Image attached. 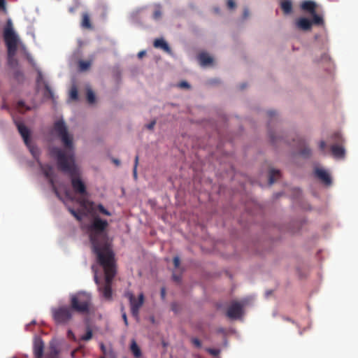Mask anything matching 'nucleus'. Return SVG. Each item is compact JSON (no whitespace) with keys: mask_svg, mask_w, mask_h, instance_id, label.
I'll list each match as a JSON object with an SVG mask.
<instances>
[{"mask_svg":"<svg viewBox=\"0 0 358 358\" xmlns=\"http://www.w3.org/2000/svg\"><path fill=\"white\" fill-rule=\"evenodd\" d=\"M173 265L176 268H178L180 264V260L178 257H175L173 259Z\"/></svg>","mask_w":358,"mask_h":358,"instance_id":"36","label":"nucleus"},{"mask_svg":"<svg viewBox=\"0 0 358 358\" xmlns=\"http://www.w3.org/2000/svg\"><path fill=\"white\" fill-rule=\"evenodd\" d=\"M69 212L71 213V214L78 220V221H81L83 220V215L82 214L78 212V211H76L73 208H69Z\"/></svg>","mask_w":358,"mask_h":358,"instance_id":"30","label":"nucleus"},{"mask_svg":"<svg viewBox=\"0 0 358 358\" xmlns=\"http://www.w3.org/2000/svg\"><path fill=\"white\" fill-rule=\"evenodd\" d=\"M300 8L303 11L310 14L312 17H314V15H321L317 13V3L312 0L303 1L300 4Z\"/></svg>","mask_w":358,"mask_h":358,"instance_id":"15","label":"nucleus"},{"mask_svg":"<svg viewBox=\"0 0 358 358\" xmlns=\"http://www.w3.org/2000/svg\"><path fill=\"white\" fill-rule=\"evenodd\" d=\"M153 45L156 48H159L166 52V53L171 55L172 50L169 47V44L163 38H157L154 41Z\"/></svg>","mask_w":358,"mask_h":358,"instance_id":"17","label":"nucleus"},{"mask_svg":"<svg viewBox=\"0 0 358 358\" xmlns=\"http://www.w3.org/2000/svg\"><path fill=\"white\" fill-rule=\"evenodd\" d=\"M92 216V218L87 229L90 234L92 252L96 255V259L115 257V253L106 231L108 226V222L101 219L99 216L94 213Z\"/></svg>","mask_w":358,"mask_h":358,"instance_id":"1","label":"nucleus"},{"mask_svg":"<svg viewBox=\"0 0 358 358\" xmlns=\"http://www.w3.org/2000/svg\"><path fill=\"white\" fill-rule=\"evenodd\" d=\"M280 177V172L279 170L271 169L269 171L268 182L269 185L274 183L278 178Z\"/></svg>","mask_w":358,"mask_h":358,"instance_id":"22","label":"nucleus"},{"mask_svg":"<svg viewBox=\"0 0 358 358\" xmlns=\"http://www.w3.org/2000/svg\"><path fill=\"white\" fill-rule=\"evenodd\" d=\"M24 106H25V103H24V102L23 101H19L17 102V107H18L20 109H21V108H24Z\"/></svg>","mask_w":358,"mask_h":358,"instance_id":"45","label":"nucleus"},{"mask_svg":"<svg viewBox=\"0 0 358 358\" xmlns=\"http://www.w3.org/2000/svg\"><path fill=\"white\" fill-rule=\"evenodd\" d=\"M178 86L181 88H190L189 84L186 81H182L178 84Z\"/></svg>","mask_w":358,"mask_h":358,"instance_id":"37","label":"nucleus"},{"mask_svg":"<svg viewBox=\"0 0 358 358\" xmlns=\"http://www.w3.org/2000/svg\"><path fill=\"white\" fill-rule=\"evenodd\" d=\"M208 352L211 354V355H213L215 356L217 355L218 353H219V350H214V349H209L208 350Z\"/></svg>","mask_w":358,"mask_h":358,"instance_id":"44","label":"nucleus"},{"mask_svg":"<svg viewBox=\"0 0 358 358\" xmlns=\"http://www.w3.org/2000/svg\"><path fill=\"white\" fill-rule=\"evenodd\" d=\"M145 55V51H141V52H138V57L141 58Z\"/></svg>","mask_w":358,"mask_h":358,"instance_id":"51","label":"nucleus"},{"mask_svg":"<svg viewBox=\"0 0 358 358\" xmlns=\"http://www.w3.org/2000/svg\"><path fill=\"white\" fill-rule=\"evenodd\" d=\"M92 65V61L80 60L78 62V67L80 71H87Z\"/></svg>","mask_w":358,"mask_h":358,"instance_id":"26","label":"nucleus"},{"mask_svg":"<svg viewBox=\"0 0 358 358\" xmlns=\"http://www.w3.org/2000/svg\"><path fill=\"white\" fill-rule=\"evenodd\" d=\"M138 158H135V161H134V169H133V176H134V178L135 180L137 179V166H138Z\"/></svg>","mask_w":358,"mask_h":358,"instance_id":"34","label":"nucleus"},{"mask_svg":"<svg viewBox=\"0 0 358 358\" xmlns=\"http://www.w3.org/2000/svg\"><path fill=\"white\" fill-rule=\"evenodd\" d=\"M324 20L322 15H314L312 20L305 17H300L294 22L296 28L303 31H310L313 25L324 26Z\"/></svg>","mask_w":358,"mask_h":358,"instance_id":"7","label":"nucleus"},{"mask_svg":"<svg viewBox=\"0 0 358 358\" xmlns=\"http://www.w3.org/2000/svg\"><path fill=\"white\" fill-rule=\"evenodd\" d=\"M333 138L336 143L331 147L332 155L334 157H343L345 154V150L342 145V136L338 133H336L334 134Z\"/></svg>","mask_w":358,"mask_h":358,"instance_id":"12","label":"nucleus"},{"mask_svg":"<svg viewBox=\"0 0 358 358\" xmlns=\"http://www.w3.org/2000/svg\"><path fill=\"white\" fill-rule=\"evenodd\" d=\"M71 307L62 306L54 308L52 310L54 320L57 324H66L69 322L73 316Z\"/></svg>","mask_w":358,"mask_h":358,"instance_id":"9","label":"nucleus"},{"mask_svg":"<svg viewBox=\"0 0 358 358\" xmlns=\"http://www.w3.org/2000/svg\"><path fill=\"white\" fill-rule=\"evenodd\" d=\"M87 100L89 103H93L95 101L94 93L90 89H88L87 91Z\"/></svg>","mask_w":358,"mask_h":358,"instance_id":"29","label":"nucleus"},{"mask_svg":"<svg viewBox=\"0 0 358 358\" xmlns=\"http://www.w3.org/2000/svg\"><path fill=\"white\" fill-rule=\"evenodd\" d=\"M16 52H13L11 55L10 52H8V64L11 68H16L18 66V61L15 57Z\"/></svg>","mask_w":358,"mask_h":358,"instance_id":"24","label":"nucleus"},{"mask_svg":"<svg viewBox=\"0 0 358 358\" xmlns=\"http://www.w3.org/2000/svg\"><path fill=\"white\" fill-rule=\"evenodd\" d=\"M68 337L71 339H73V340H76V337H75V335L73 333L72 331L69 330L68 331Z\"/></svg>","mask_w":358,"mask_h":358,"instance_id":"43","label":"nucleus"},{"mask_svg":"<svg viewBox=\"0 0 358 358\" xmlns=\"http://www.w3.org/2000/svg\"><path fill=\"white\" fill-rule=\"evenodd\" d=\"M267 113H268V115L271 117L275 115V112L274 110H269V111H268Z\"/></svg>","mask_w":358,"mask_h":358,"instance_id":"48","label":"nucleus"},{"mask_svg":"<svg viewBox=\"0 0 358 358\" xmlns=\"http://www.w3.org/2000/svg\"><path fill=\"white\" fill-rule=\"evenodd\" d=\"M130 350L135 358H140L141 357V350L134 340L131 341Z\"/></svg>","mask_w":358,"mask_h":358,"instance_id":"23","label":"nucleus"},{"mask_svg":"<svg viewBox=\"0 0 358 358\" xmlns=\"http://www.w3.org/2000/svg\"><path fill=\"white\" fill-rule=\"evenodd\" d=\"M44 96L48 99H54V93L47 82H44Z\"/></svg>","mask_w":358,"mask_h":358,"instance_id":"27","label":"nucleus"},{"mask_svg":"<svg viewBox=\"0 0 358 358\" xmlns=\"http://www.w3.org/2000/svg\"><path fill=\"white\" fill-rule=\"evenodd\" d=\"M271 138L273 141H274V138H273V136L272 135H271Z\"/></svg>","mask_w":358,"mask_h":358,"instance_id":"52","label":"nucleus"},{"mask_svg":"<svg viewBox=\"0 0 358 358\" xmlns=\"http://www.w3.org/2000/svg\"><path fill=\"white\" fill-rule=\"evenodd\" d=\"M192 343L194 344L195 346H196L198 348L201 346V343L198 338H193Z\"/></svg>","mask_w":358,"mask_h":358,"instance_id":"40","label":"nucleus"},{"mask_svg":"<svg viewBox=\"0 0 358 358\" xmlns=\"http://www.w3.org/2000/svg\"><path fill=\"white\" fill-rule=\"evenodd\" d=\"M57 165L59 171L68 175L71 178V187L73 192L79 195L76 201L83 208L92 207L94 202L87 199L88 192L85 182L80 178V171L76 164L74 158H57Z\"/></svg>","mask_w":358,"mask_h":358,"instance_id":"2","label":"nucleus"},{"mask_svg":"<svg viewBox=\"0 0 358 358\" xmlns=\"http://www.w3.org/2000/svg\"><path fill=\"white\" fill-rule=\"evenodd\" d=\"M122 312V319L124 322V324L126 325H128V322H127V315H126V313L124 311V307H122V309H121Z\"/></svg>","mask_w":358,"mask_h":358,"instance_id":"38","label":"nucleus"},{"mask_svg":"<svg viewBox=\"0 0 358 358\" xmlns=\"http://www.w3.org/2000/svg\"><path fill=\"white\" fill-rule=\"evenodd\" d=\"M101 358H104V357H101Z\"/></svg>","mask_w":358,"mask_h":358,"instance_id":"56","label":"nucleus"},{"mask_svg":"<svg viewBox=\"0 0 358 358\" xmlns=\"http://www.w3.org/2000/svg\"><path fill=\"white\" fill-rule=\"evenodd\" d=\"M245 85H242V86H241V89H244V88H245Z\"/></svg>","mask_w":358,"mask_h":358,"instance_id":"54","label":"nucleus"},{"mask_svg":"<svg viewBox=\"0 0 358 358\" xmlns=\"http://www.w3.org/2000/svg\"><path fill=\"white\" fill-rule=\"evenodd\" d=\"M227 6L229 9L233 10L236 8V2L234 0H227Z\"/></svg>","mask_w":358,"mask_h":358,"instance_id":"35","label":"nucleus"},{"mask_svg":"<svg viewBox=\"0 0 358 358\" xmlns=\"http://www.w3.org/2000/svg\"><path fill=\"white\" fill-rule=\"evenodd\" d=\"M113 162L116 166H119L120 164V161L118 158H113Z\"/></svg>","mask_w":358,"mask_h":358,"instance_id":"46","label":"nucleus"},{"mask_svg":"<svg viewBox=\"0 0 358 358\" xmlns=\"http://www.w3.org/2000/svg\"><path fill=\"white\" fill-rule=\"evenodd\" d=\"M73 310L81 314H88L92 308V296L85 292H79L71 296Z\"/></svg>","mask_w":358,"mask_h":358,"instance_id":"5","label":"nucleus"},{"mask_svg":"<svg viewBox=\"0 0 358 358\" xmlns=\"http://www.w3.org/2000/svg\"><path fill=\"white\" fill-rule=\"evenodd\" d=\"M319 148L321 150H324L326 148H327V143L325 141H321L320 143H319Z\"/></svg>","mask_w":358,"mask_h":358,"instance_id":"39","label":"nucleus"},{"mask_svg":"<svg viewBox=\"0 0 358 358\" xmlns=\"http://www.w3.org/2000/svg\"><path fill=\"white\" fill-rule=\"evenodd\" d=\"M54 131L55 134L61 139L64 150L60 148H55L52 152L55 155V157H73V138L71 136L67 130L66 125L64 120H59L54 124Z\"/></svg>","mask_w":358,"mask_h":358,"instance_id":"4","label":"nucleus"},{"mask_svg":"<svg viewBox=\"0 0 358 358\" xmlns=\"http://www.w3.org/2000/svg\"><path fill=\"white\" fill-rule=\"evenodd\" d=\"M162 10L160 6H157L155 8L154 13H153V18L155 20H159L162 17Z\"/></svg>","mask_w":358,"mask_h":358,"instance_id":"32","label":"nucleus"},{"mask_svg":"<svg viewBox=\"0 0 358 358\" xmlns=\"http://www.w3.org/2000/svg\"><path fill=\"white\" fill-rule=\"evenodd\" d=\"M314 174L324 185L329 187L332 185L331 175L327 170L320 167H315L314 169Z\"/></svg>","mask_w":358,"mask_h":358,"instance_id":"13","label":"nucleus"},{"mask_svg":"<svg viewBox=\"0 0 358 358\" xmlns=\"http://www.w3.org/2000/svg\"><path fill=\"white\" fill-rule=\"evenodd\" d=\"M173 278L174 279L175 281L176 282H179L180 280V276H178L176 275H173Z\"/></svg>","mask_w":358,"mask_h":358,"instance_id":"50","label":"nucleus"},{"mask_svg":"<svg viewBox=\"0 0 358 358\" xmlns=\"http://www.w3.org/2000/svg\"><path fill=\"white\" fill-rule=\"evenodd\" d=\"M297 144L296 150L298 155L301 157H308L311 155V150L303 140L299 139Z\"/></svg>","mask_w":358,"mask_h":358,"instance_id":"16","label":"nucleus"},{"mask_svg":"<svg viewBox=\"0 0 358 358\" xmlns=\"http://www.w3.org/2000/svg\"><path fill=\"white\" fill-rule=\"evenodd\" d=\"M36 71L37 72V78L36 80L37 87H39L41 85H43L44 86V82L46 81L43 78L42 71L39 69H36Z\"/></svg>","mask_w":358,"mask_h":358,"instance_id":"28","label":"nucleus"},{"mask_svg":"<svg viewBox=\"0 0 358 358\" xmlns=\"http://www.w3.org/2000/svg\"><path fill=\"white\" fill-rule=\"evenodd\" d=\"M0 8L3 10H6V0H0Z\"/></svg>","mask_w":358,"mask_h":358,"instance_id":"42","label":"nucleus"},{"mask_svg":"<svg viewBox=\"0 0 358 358\" xmlns=\"http://www.w3.org/2000/svg\"><path fill=\"white\" fill-rule=\"evenodd\" d=\"M125 296L129 299L131 312L134 317H137L138 316L139 310L144 303V295L141 293L138 296V299H136L134 295L131 292H127Z\"/></svg>","mask_w":358,"mask_h":358,"instance_id":"10","label":"nucleus"},{"mask_svg":"<svg viewBox=\"0 0 358 358\" xmlns=\"http://www.w3.org/2000/svg\"><path fill=\"white\" fill-rule=\"evenodd\" d=\"M93 206H94V205L92 207L87 206V208H91L92 211H93L94 210L96 209L100 213H101L103 215H108V216L111 215V213L107 209H106L102 204H98L95 208H94Z\"/></svg>","mask_w":358,"mask_h":358,"instance_id":"25","label":"nucleus"},{"mask_svg":"<svg viewBox=\"0 0 358 358\" xmlns=\"http://www.w3.org/2000/svg\"><path fill=\"white\" fill-rule=\"evenodd\" d=\"M70 98L73 100L78 99V90L76 87H73L70 91Z\"/></svg>","mask_w":358,"mask_h":358,"instance_id":"33","label":"nucleus"},{"mask_svg":"<svg viewBox=\"0 0 358 358\" xmlns=\"http://www.w3.org/2000/svg\"><path fill=\"white\" fill-rule=\"evenodd\" d=\"M280 8L284 14L289 15L292 12V3L289 0H284L280 3Z\"/></svg>","mask_w":358,"mask_h":358,"instance_id":"21","label":"nucleus"},{"mask_svg":"<svg viewBox=\"0 0 358 358\" xmlns=\"http://www.w3.org/2000/svg\"><path fill=\"white\" fill-rule=\"evenodd\" d=\"M166 290L165 288L162 287L161 289V296L164 299L165 297Z\"/></svg>","mask_w":358,"mask_h":358,"instance_id":"49","label":"nucleus"},{"mask_svg":"<svg viewBox=\"0 0 358 358\" xmlns=\"http://www.w3.org/2000/svg\"><path fill=\"white\" fill-rule=\"evenodd\" d=\"M245 303L240 301H232L229 304L226 315L231 320H240L244 315Z\"/></svg>","mask_w":358,"mask_h":358,"instance_id":"8","label":"nucleus"},{"mask_svg":"<svg viewBox=\"0 0 358 358\" xmlns=\"http://www.w3.org/2000/svg\"><path fill=\"white\" fill-rule=\"evenodd\" d=\"M104 348H104V345L102 344V345H101V349H102V350H104Z\"/></svg>","mask_w":358,"mask_h":358,"instance_id":"53","label":"nucleus"},{"mask_svg":"<svg viewBox=\"0 0 358 358\" xmlns=\"http://www.w3.org/2000/svg\"><path fill=\"white\" fill-rule=\"evenodd\" d=\"M249 15V10L248 8H245L244 9V12H243V17L244 18H246Z\"/></svg>","mask_w":358,"mask_h":358,"instance_id":"47","label":"nucleus"},{"mask_svg":"<svg viewBox=\"0 0 358 358\" xmlns=\"http://www.w3.org/2000/svg\"><path fill=\"white\" fill-rule=\"evenodd\" d=\"M44 343L42 340L37 338L34 341V353L36 358H42L43 354Z\"/></svg>","mask_w":358,"mask_h":358,"instance_id":"18","label":"nucleus"},{"mask_svg":"<svg viewBox=\"0 0 358 358\" xmlns=\"http://www.w3.org/2000/svg\"><path fill=\"white\" fill-rule=\"evenodd\" d=\"M81 27L87 29H92L93 28L90 15L87 13L82 14Z\"/></svg>","mask_w":358,"mask_h":358,"instance_id":"20","label":"nucleus"},{"mask_svg":"<svg viewBox=\"0 0 358 358\" xmlns=\"http://www.w3.org/2000/svg\"><path fill=\"white\" fill-rule=\"evenodd\" d=\"M15 124L18 129L19 133L22 137L25 145L29 148L31 155L34 157L35 152L34 148H31L30 139L29 129L20 121L14 120Z\"/></svg>","mask_w":358,"mask_h":358,"instance_id":"11","label":"nucleus"},{"mask_svg":"<svg viewBox=\"0 0 358 358\" xmlns=\"http://www.w3.org/2000/svg\"><path fill=\"white\" fill-rule=\"evenodd\" d=\"M198 59L202 66H210L213 62V58L206 52L200 53L198 56Z\"/></svg>","mask_w":358,"mask_h":358,"instance_id":"19","label":"nucleus"},{"mask_svg":"<svg viewBox=\"0 0 358 358\" xmlns=\"http://www.w3.org/2000/svg\"><path fill=\"white\" fill-rule=\"evenodd\" d=\"M97 263L103 268L105 275L103 282H101L95 265L92 266L94 280L98 286L100 295L106 301L112 300V282L116 275V263L115 257L96 259Z\"/></svg>","mask_w":358,"mask_h":358,"instance_id":"3","label":"nucleus"},{"mask_svg":"<svg viewBox=\"0 0 358 358\" xmlns=\"http://www.w3.org/2000/svg\"><path fill=\"white\" fill-rule=\"evenodd\" d=\"M156 124V120H152L151 122H150L148 124L146 125V127L148 129H152Z\"/></svg>","mask_w":358,"mask_h":358,"instance_id":"41","label":"nucleus"},{"mask_svg":"<svg viewBox=\"0 0 358 358\" xmlns=\"http://www.w3.org/2000/svg\"><path fill=\"white\" fill-rule=\"evenodd\" d=\"M3 38L7 47V52H10L11 55L13 54V52H17L19 39L12 27L10 20H8L6 27L4 28Z\"/></svg>","mask_w":358,"mask_h":358,"instance_id":"6","label":"nucleus"},{"mask_svg":"<svg viewBox=\"0 0 358 358\" xmlns=\"http://www.w3.org/2000/svg\"><path fill=\"white\" fill-rule=\"evenodd\" d=\"M29 62H30L32 64H33V62H32V60H31V59H29Z\"/></svg>","mask_w":358,"mask_h":358,"instance_id":"55","label":"nucleus"},{"mask_svg":"<svg viewBox=\"0 0 358 358\" xmlns=\"http://www.w3.org/2000/svg\"><path fill=\"white\" fill-rule=\"evenodd\" d=\"M38 163L43 174L48 178V182L50 184V185L52 186V189L55 192V194L57 196H59V192H58V191L55 185V182H54V171H53L52 166L49 164H42L38 161Z\"/></svg>","mask_w":358,"mask_h":358,"instance_id":"14","label":"nucleus"},{"mask_svg":"<svg viewBox=\"0 0 358 358\" xmlns=\"http://www.w3.org/2000/svg\"><path fill=\"white\" fill-rule=\"evenodd\" d=\"M92 338V331L88 329L86 334L81 336L80 340L84 341H90Z\"/></svg>","mask_w":358,"mask_h":358,"instance_id":"31","label":"nucleus"}]
</instances>
